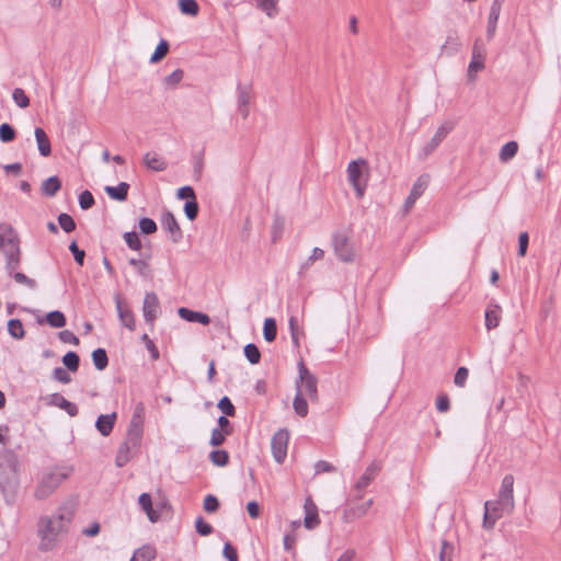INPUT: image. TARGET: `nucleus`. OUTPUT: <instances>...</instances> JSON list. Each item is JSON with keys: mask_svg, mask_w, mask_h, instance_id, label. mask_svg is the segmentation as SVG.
I'll use <instances>...</instances> for the list:
<instances>
[{"mask_svg": "<svg viewBox=\"0 0 561 561\" xmlns=\"http://www.w3.org/2000/svg\"><path fill=\"white\" fill-rule=\"evenodd\" d=\"M73 514V510H69L66 504H62L54 515H42L38 517L36 535L39 539V551L49 552L58 547L61 537L68 533Z\"/></svg>", "mask_w": 561, "mask_h": 561, "instance_id": "1", "label": "nucleus"}, {"mask_svg": "<svg viewBox=\"0 0 561 561\" xmlns=\"http://www.w3.org/2000/svg\"><path fill=\"white\" fill-rule=\"evenodd\" d=\"M71 472V467H56L51 471L45 472L35 488L34 497L39 501L49 497L70 477Z\"/></svg>", "mask_w": 561, "mask_h": 561, "instance_id": "2", "label": "nucleus"}, {"mask_svg": "<svg viewBox=\"0 0 561 561\" xmlns=\"http://www.w3.org/2000/svg\"><path fill=\"white\" fill-rule=\"evenodd\" d=\"M346 172L347 179L353 185L356 195L362 197L367 187V181L369 176L368 162L363 158L352 160L347 165Z\"/></svg>", "mask_w": 561, "mask_h": 561, "instance_id": "3", "label": "nucleus"}, {"mask_svg": "<svg viewBox=\"0 0 561 561\" xmlns=\"http://www.w3.org/2000/svg\"><path fill=\"white\" fill-rule=\"evenodd\" d=\"M142 438L126 434L124 442L119 445L115 463L122 468L126 466L140 450Z\"/></svg>", "mask_w": 561, "mask_h": 561, "instance_id": "4", "label": "nucleus"}, {"mask_svg": "<svg viewBox=\"0 0 561 561\" xmlns=\"http://www.w3.org/2000/svg\"><path fill=\"white\" fill-rule=\"evenodd\" d=\"M19 470L20 462L16 453L9 448L0 450V478L3 479L5 485L10 484V473L16 477Z\"/></svg>", "mask_w": 561, "mask_h": 561, "instance_id": "5", "label": "nucleus"}, {"mask_svg": "<svg viewBox=\"0 0 561 561\" xmlns=\"http://www.w3.org/2000/svg\"><path fill=\"white\" fill-rule=\"evenodd\" d=\"M332 245L339 260L345 263L354 261L355 253L348 236L343 231H336L332 236Z\"/></svg>", "mask_w": 561, "mask_h": 561, "instance_id": "6", "label": "nucleus"}, {"mask_svg": "<svg viewBox=\"0 0 561 561\" xmlns=\"http://www.w3.org/2000/svg\"><path fill=\"white\" fill-rule=\"evenodd\" d=\"M289 432L287 428H279L272 437V454L277 463H283L287 456Z\"/></svg>", "mask_w": 561, "mask_h": 561, "instance_id": "7", "label": "nucleus"}, {"mask_svg": "<svg viewBox=\"0 0 561 561\" xmlns=\"http://www.w3.org/2000/svg\"><path fill=\"white\" fill-rule=\"evenodd\" d=\"M298 371L299 381L302 383L306 393L308 394L311 401H316L318 399L317 377L309 371V369L306 367L302 360L298 363Z\"/></svg>", "mask_w": 561, "mask_h": 561, "instance_id": "8", "label": "nucleus"}, {"mask_svg": "<svg viewBox=\"0 0 561 561\" xmlns=\"http://www.w3.org/2000/svg\"><path fill=\"white\" fill-rule=\"evenodd\" d=\"M145 416H146L145 404L142 402H137L134 408V412H133L126 434L142 438L144 437Z\"/></svg>", "mask_w": 561, "mask_h": 561, "instance_id": "9", "label": "nucleus"}, {"mask_svg": "<svg viewBox=\"0 0 561 561\" xmlns=\"http://www.w3.org/2000/svg\"><path fill=\"white\" fill-rule=\"evenodd\" d=\"M160 312V302L156 293L150 291L146 293L144 304H142V313L146 323L153 327L156 319Z\"/></svg>", "mask_w": 561, "mask_h": 561, "instance_id": "10", "label": "nucleus"}, {"mask_svg": "<svg viewBox=\"0 0 561 561\" xmlns=\"http://www.w3.org/2000/svg\"><path fill=\"white\" fill-rule=\"evenodd\" d=\"M485 49L480 41H476L472 47V56L468 66V78L474 80V73L484 69Z\"/></svg>", "mask_w": 561, "mask_h": 561, "instance_id": "11", "label": "nucleus"}, {"mask_svg": "<svg viewBox=\"0 0 561 561\" xmlns=\"http://www.w3.org/2000/svg\"><path fill=\"white\" fill-rule=\"evenodd\" d=\"M381 467L378 462H371L360 476L358 481L355 483L356 491V500L363 499L365 489L370 484V482L378 476Z\"/></svg>", "mask_w": 561, "mask_h": 561, "instance_id": "12", "label": "nucleus"}, {"mask_svg": "<svg viewBox=\"0 0 561 561\" xmlns=\"http://www.w3.org/2000/svg\"><path fill=\"white\" fill-rule=\"evenodd\" d=\"M428 183H430L428 174H422L416 179L409 196L404 201V204H403L404 213H409L411 210V208L414 206L416 199L425 192Z\"/></svg>", "mask_w": 561, "mask_h": 561, "instance_id": "13", "label": "nucleus"}, {"mask_svg": "<svg viewBox=\"0 0 561 561\" xmlns=\"http://www.w3.org/2000/svg\"><path fill=\"white\" fill-rule=\"evenodd\" d=\"M161 226L170 234L172 242L178 243L182 240L183 232L172 211H163L161 216Z\"/></svg>", "mask_w": 561, "mask_h": 561, "instance_id": "14", "label": "nucleus"}, {"mask_svg": "<svg viewBox=\"0 0 561 561\" xmlns=\"http://www.w3.org/2000/svg\"><path fill=\"white\" fill-rule=\"evenodd\" d=\"M514 476L505 474L502 479L497 499L506 507H514Z\"/></svg>", "mask_w": 561, "mask_h": 561, "instance_id": "15", "label": "nucleus"}, {"mask_svg": "<svg viewBox=\"0 0 561 561\" xmlns=\"http://www.w3.org/2000/svg\"><path fill=\"white\" fill-rule=\"evenodd\" d=\"M451 125H442L437 128L432 139L422 148V158L428 157L451 131Z\"/></svg>", "mask_w": 561, "mask_h": 561, "instance_id": "16", "label": "nucleus"}, {"mask_svg": "<svg viewBox=\"0 0 561 561\" xmlns=\"http://www.w3.org/2000/svg\"><path fill=\"white\" fill-rule=\"evenodd\" d=\"M320 524L318 507L310 496L305 502V519L304 525L307 529H314Z\"/></svg>", "mask_w": 561, "mask_h": 561, "instance_id": "17", "label": "nucleus"}, {"mask_svg": "<svg viewBox=\"0 0 561 561\" xmlns=\"http://www.w3.org/2000/svg\"><path fill=\"white\" fill-rule=\"evenodd\" d=\"M47 404L53 407H58L59 409L66 411L69 416H76L79 413V409L76 403L68 401L60 393H51L47 399Z\"/></svg>", "mask_w": 561, "mask_h": 561, "instance_id": "18", "label": "nucleus"}, {"mask_svg": "<svg viewBox=\"0 0 561 561\" xmlns=\"http://www.w3.org/2000/svg\"><path fill=\"white\" fill-rule=\"evenodd\" d=\"M373 505V500H368L365 503L357 505H350L344 510L343 518L345 522L350 523L355 519L363 517L370 506Z\"/></svg>", "mask_w": 561, "mask_h": 561, "instance_id": "19", "label": "nucleus"}, {"mask_svg": "<svg viewBox=\"0 0 561 561\" xmlns=\"http://www.w3.org/2000/svg\"><path fill=\"white\" fill-rule=\"evenodd\" d=\"M178 313L181 319L188 322H196L203 325H208L210 323V318L207 313L191 310L186 307L179 308Z\"/></svg>", "mask_w": 561, "mask_h": 561, "instance_id": "20", "label": "nucleus"}, {"mask_svg": "<svg viewBox=\"0 0 561 561\" xmlns=\"http://www.w3.org/2000/svg\"><path fill=\"white\" fill-rule=\"evenodd\" d=\"M504 0H493L491 8H490V14L488 19V26H486V35L489 38H492L494 36L497 21L500 18V13L502 10V4Z\"/></svg>", "mask_w": 561, "mask_h": 561, "instance_id": "21", "label": "nucleus"}, {"mask_svg": "<svg viewBox=\"0 0 561 561\" xmlns=\"http://www.w3.org/2000/svg\"><path fill=\"white\" fill-rule=\"evenodd\" d=\"M138 504L151 523H157L160 519V513L153 508L152 499L149 493H141L138 497Z\"/></svg>", "mask_w": 561, "mask_h": 561, "instance_id": "22", "label": "nucleus"}, {"mask_svg": "<svg viewBox=\"0 0 561 561\" xmlns=\"http://www.w3.org/2000/svg\"><path fill=\"white\" fill-rule=\"evenodd\" d=\"M115 305H116V310H117V313H118V317H119V320L122 321V323L128 330L134 331L136 328V321H135L133 311L129 309L123 308V304H122L121 297L118 295L115 296Z\"/></svg>", "mask_w": 561, "mask_h": 561, "instance_id": "23", "label": "nucleus"}, {"mask_svg": "<svg viewBox=\"0 0 561 561\" xmlns=\"http://www.w3.org/2000/svg\"><path fill=\"white\" fill-rule=\"evenodd\" d=\"M116 417V413L113 412L111 414H101L96 419L95 427L102 436H108L112 433Z\"/></svg>", "mask_w": 561, "mask_h": 561, "instance_id": "24", "label": "nucleus"}, {"mask_svg": "<svg viewBox=\"0 0 561 561\" xmlns=\"http://www.w3.org/2000/svg\"><path fill=\"white\" fill-rule=\"evenodd\" d=\"M37 323L43 324L44 322H47L51 328L60 329L64 328L67 323L66 316L64 312L59 310H54L48 312L45 318L38 317Z\"/></svg>", "mask_w": 561, "mask_h": 561, "instance_id": "25", "label": "nucleus"}, {"mask_svg": "<svg viewBox=\"0 0 561 561\" xmlns=\"http://www.w3.org/2000/svg\"><path fill=\"white\" fill-rule=\"evenodd\" d=\"M129 184L127 182H121L117 186H105L104 191L107 196L117 202H125L128 196Z\"/></svg>", "mask_w": 561, "mask_h": 561, "instance_id": "26", "label": "nucleus"}, {"mask_svg": "<svg viewBox=\"0 0 561 561\" xmlns=\"http://www.w3.org/2000/svg\"><path fill=\"white\" fill-rule=\"evenodd\" d=\"M502 309L499 305H490L485 309L484 319L488 331L495 329L500 324Z\"/></svg>", "mask_w": 561, "mask_h": 561, "instance_id": "27", "label": "nucleus"}, {"mask_svg": "<svg viewBox=\"0 0 561 561\" xmlns=\"http://www.w3.org/2000/svg\"><path fill=\"white\" fill-rule=\"evenodd\" d=\"M35 139L37 142L38 151L41 156L48 157L51 153V145L50 140L45 133V130L41 127H36L34 130Z\"/></svg>", "mask_w": 561, "mask_h": 561, "instance_id": "28", "label": "nucleus"}, {"mask_svg": "<svg viewBox=\"0 0 561 561\" xmlns=\"http://www.w3.org/2000/svg\"><path fill=\"white\" fill-rule=\"evenodd\" d=\"M514 507H506L500 503V499L496 501H486L484 503V513L492 515L500 519L504 514H511Z\"/></svg>", "mask_w": 561, "mask_h": 561, "instance_id": "29", "label": "nucleus"}, {"mask_svg": "<svg viewBox=\"0 0 561 561\" xmlns=\"http://www.w3.org/2000/svg\"><path fill=\"white\" fill-rule=\"evenodd\" d=\"M144 162L148 169L156 172L164 171L168 168V162L156 152H147Z\"/></svg>", "mask_w": 561, "mask_h": 561, "instance_id": "30", "label": "nucleus"}, {"mask_svg": "<svg viewBox=\"0 0 561 561\" xmlns=\"http://www.w3.org/2000/svg\"><path fill=\"white\" fill-rule=\"evenodd\" d=\"M157 557V549L152 545H144L138 548L130 561H153Z\"/></svg>", "mask_w": 561, "mask_h": 561, "instance_id": "31", "label": "nucleus"}, {"mask_svg": "<svg viewBox=\"0 0 561 561\" xmlns=\"http://www.w3.org/2000/svg\"><path fill=\"white\" fill-rule=\"evenodd\" d=\"M61 188V181L57 175L49 176L42 183V193L45 196L53 197Z\"/></svg>", "mask_w": 561, "mask_h": 561, "instance_id": "32", "label": "nucleus"}, {"mask_svg": "<svg viewBox=\"0 0 561 561\" xmlns=\"http://www.w3.org/2000/svg\"><path fill=\"white\" fill-rule=\"evenodd\" d=\"M294 410L295 412L301 416L305 417L308 414V403L307 400L302 397L301 387L299 386V381H297V393L294 399Z\"/></svg>", "mask_w": 561, "mask_h": 561, "instance_id": "33", "label": "nucleus"}, {"mask_svg": "<svg viewBox=\"0 0 561 561\" xmlns=\"http://www.w3.org/2000/svg\"><path fill=\"white\" fill-rule=\"evenodd\" d=\"M21 250L15 249L14 252L10 251V253L4 254L5 256V270L9 275H12L13 272L20 267L21 264Z\"/></svg>", "mask_w": 561, "mask_h": 561, "instance_id": "34", "label": "nucleus"}, {"mask_svg": "<svg viewBox=\"0 0 561 561\" xmlns=\"http://www.w3.org/2000/svg\"><path fill=\"white\" fill-rule=\"evenodd\" d=\"M94 367L98 370H104L108 366V356L104 348L99 347L91 354Z\"/></svg>", "mask_w": 561, "mask_h": 561, "instance_id": "35", "label": "nucleus"}, {"mask_svg": "<svg viewBox=\"0 0 561 561\" xmlns=\"http://www.w3.org/2000/svg\"><path fill=\"white\" fill-rule=\"evenodd\" d=\"M263 336L268 343L274 342L277 336V323L274 318H266L263 324Z\"/></svg>", "mask_w": 561, "mask_h": 561, "instance_id": "36", "label": "nucleus"}, {"mask_svg": "<svg viewBox=\"0 0 561 561\" xmlns=\"http://www.w3.org/2000/svg\"><path fill=\"white\" fill-rule=\"evenodd\" d=\"M129 265L137 268V273L145 279L152 277L150 266L146 260L131 257L128 260Z\"/></svg>", "mask_w": 561, "mask_h": 561, "instance_id": "37", "label": "nucleus"}, {"mask_svg": "<svg viewBox=\"0 0 561 561\" xmlns=\"http://www.w3.org/2000/svg\"><path fill=\"white\" fill-rule=\"evenodd\" d=\"M518 151V144L515 140H511L506 142L500 151V160L502 162H508L511 159H513Z\"/></svg>", "mask_w": 561, "mask_h": 561, "instance_id": "38", "label": "nucleus"}, {"mask_svg": "<svg viewBox=\"0 0 561 561\" xmlns=\"http://www.w3.org/2000/svg\"><path fill=\"white\" fill-rule=\"evenodd\" d=\"M8 332L15 340H22L25 336V330L20 319H10L8 321Z\"/></svg>", "mask_w": 561, "mask_h": 561, "instance_id": "39", "label": "nucleus"}, {"mask_svg": "<svg viewBox=\"0 0 561 561\" xmlns=\"http://www.w3.org/2000/svg\"><path fill=\"white\" fill-rule=\"evenodd\" d=\"M179 9L182 14L196 16L199 12V4L196 0H179Z\"/></svg>", "mask_w": 561, "mask_h": 561, "instance_id": "40", "label": "nucleus"}, {"mask_svg": "<svg viewBox=\"0 0 561 561\" xmlns=\"http://www.w3.org/2000/svg\"><path fill=\"white\" fill-rule=\"evenodd\" d=\"M169 49H170L169 42L167 39H161L158 43L153 54L150 57V62L157 64V62L161 61L169 53Z\"/></svg>", "mask_w": 561, "mask_h": 561, "instance_id": "41", "label": "nucleus"}, {"mask_svg": "<svg viewBox=\"0 0 561 561\" xmlns=\"http://www.w3.org/2000/svg\"><path fill=\"white\" fill-rule=\"evenodd\" d=\"M62 364L69 371L75 373L79 369L80 357L76 352L69 351L62 356Z\"/></svg>", "mask_w": 561, "mask_h": 561, "instance_id": "42", "label": "nucleus"}, {"mask_svg": "<svg viewBox=\"0 0 561 561\" xmlns=\"http://www.w3.org/2000/svg\"><path fill=\"white\" fill-rule=\"evenodd\" d=\"M209 460L218 467H225L229 463V454L225 449H215L209 453Z\"/></svg>", "mask_w": 561, "mask_h": 561, "instance_id": "43", "label": "nucleus"}, {"mask_svg": "<svg viewBox=\"0 0 561 561\" xmlns=\"http://www.w3.org/2000/svg\"><path fill=\"white\" fill-rule=\"evenodd\" d=\"M244 356L250 364L255 365L261 360V352L254 343H249L243 348Z\"/></svg>", "mask_w": 561, "mask_h": 561, "instance_id": "44", "label": "nucleus"}, {"mask_svg": "<svg viewBox=\"0 0 561 561\" xmlns=\"http://www.w3.org/2000/svg\"><path fill=\"white\" fill-rule=\"evenodd\" d=\"M460 48V43L457 38V36L448 35L446 42L443 44L440 48L442 54L447 55H454L456 54Z\"/></svg>", "mask_w": 561, "mask_h": 561, "instance_id": "45", "label": "nucleus"}, {"mask_svg": "<svg viewBox=\"0 0 561 561\" xmlns=\"http://www.w3.org/2000/svg\"><path fill=\"white\" fill-rule=\"evenodd\" d=\"M324 256V251L320 248H313L311 255L300 265L299 275L304 274L317 260H321Z\"/></svg>", "mask_w": 561, "mask_h": 561, "instance_id": "46", "label": "nucleus"}, {"mask_svg": "<svg viewBox=\"0 0 561 561\" xmlns=\"http://www.w3.org/2000/svg\"><path fill=\"white\" fill-rule=\"evenodd\" d=\"M257 8L264 11L267 16L273 18L277 14L278 0H255Z\"/></svg>", "mask_w": 561, "mask_h": 561, "instance_id": "47", "label": "nucleus"}, {"mask_svg": "<svg viewBox=\"0 0 561 561\" xmlns=\"http://www.w3.org/2000/svg\"><path fill=\"white\" fill-rule=\"evenodd\" d=\"M57 219H58V224H59L60 228L65 232L70 233L76 229V221L70 215H68L66 213H61L58 215Z\"/></svg>", "mask_w": 561, "mask_h": 561, "instance_id": "48", "label": "nucleus"}, {"mask_svg": "<svg viewBox=\"0 0 561 561\" xmlns=\"http://www.w3.org/2000/svg\"><path fill=\"white\" fill-rule=\"evenodd\" d=\"M16 131L9 123H2L0 125V140L2 142H11L15 139Z\"/></svg>", "mask_w": 561, "mask_h": 561, "instance_id": "49", "label": "nucleus"}, {"mask_svg": "<svg viewBox=\"0 0 561 561\" xmlns=\"http://www.w3.org/2000/svg\"><path fill=\"white\" fill-rule=\"evenodd\" d=\"M12 99L20 108H26L30 105V99L22 88H15L13 90Z\"/></svg>", "mask_w": 561, "mask_h": 561, "instance_id": "50", "label": "nucleus"}, {"mask_svg": "<svg viewBox=\"0 0 561 561\" xmlns=\"http://www.w3.org/2000/svg\"><path fill=\"white\" fill-rule=\"evenodd\" d=\"M184 77V72L182 69H175L171 75L167 76L163 79V83L165 87L170 89H175L176 85L182 81Z\"/></svg>", "mask_w": 561, "mask_h": 561, "instance_id": "51", "label": "nucleus"}, {"mask_svg": "<svg viewBox=\"0 0 561 561\" xmlns=\"http://www.w3.org/2000/svg\"><path fill=\"white\" fill-rule=\"evenodd\" d=\"M218 409L224 413L226 416H234L236 415V408L229 397L224 396L217 404Z\"/></svg>", "mask_w": 561, "mask_h": 561, "instance_id": "52", "label": "nucleus"}, {"mask_svg": "<svg viewBox=\"0 0 561 561\" xmlns=\"http://www.w3.org/2000/svg\"><path fill=\"white\" fill-rule=\"evenodd\" d=\"M199 206L197 199L186 201L184 204V214L188 220L193 221L197 218Z\"/></svg>", "mask_w": 561, "mask_h": 561, "instance_id": "53", "label": "nucleus"}, {"mask_svg": "<svg viewBox=\"0 0 561 561\" xmlns=\"http://www.w3.org/2000/svg\"><path fill=\"white\" fill-rule=\"evenodd\" d=\"M123 238L129 249L135 250V251H139L141 249V241H140V238L137 234V232H135V231L125 232Z\"/></svg>", "mask_w": 561, "mask_h": 561, "instance_id": "54", "label": "nucleus"}, {"mask_svg": "<svg viewBox=\"0 0 561 561\" xmlns=\"http://www.w3.org/2000/svg\"><path fill=\"white\" fill-rule=\"evenodd\" d=\"M284 227H285L284 218L278 215H275L274 221H273V231H272V241L274 243L280 239Z\"/></svg>", "mask_w": 561, "mask_h": 561, "instance_id": "55", "label": "nucleus"}, {"mask_svg": "<svg viewBox=\"0 0 561 561\" xmlns=\"http://www.w3.org/2000/svg\"><path fill=\"white\" fill-rule=\"evenodd\" d=\"M454 553V545L444 539L439 551V561H453Z\"/></svg>", "mask_w": 561, "mask_h": 561, "instance_id": "56", "label": "nucleus"}, {"mask_svg": "<svg viewBox=\"0 0 561 561\" xmlns=\"http://www.w3.org/2000/svg\"><path fill=\"white\" fill-rule=\"evenodd\" d=\"M139 229L144 234H152L158 230L156 221L148 217L139 219Z\"/></svg>", "mask_w": 561, "mask_h": 561, "instance_id": "57", "label": "nucleus"}, {"mask_svg": "<svg viewBox=\"0 0 561 561\" xmlns=\"http://www.w3.org/2000/svg\"><path fill=\"white\" fill-rule=\"evenodd\" d=\"M195 529L203 537L209 536L214 531L213 526L210 524H208L202 516H198L196 518Z\"/></svg>", "mask_w": 561, "mask_h": 561, "instance_id": "58", "label": "nucleus"}, {"mask_svg": "<svg viewBox=\"0 0 561 561\" xmlns=\"http://www.w3.org/2000/svg\"><path fill=\"white\" fill-rule=\"evenodd\" d=\"M219 507H220L219 500L215 495L208 494L205 496L204 502H203V508L205 510V512L216 513L219 510Z\"/></svg>", "mask_w": 561, "mask_h": 561, "instance_id": "59", "label": "nucleus"}, {"mask_svg": "<svg viewBox=\"0 0 561 561\" xmlns=\"http://www.w3.org/2000/svg\"><path fill=\"white\" fill-rule=\"evenodd\" d=\"M238 91V105H249L250 103V93H251V87L249 85H242L241 83L237 87Z\"/></svg>", "mask_w": 561, "mask_h": 561, "instance_id": "60", "label": "nucleus"}, {"mask_svg": "<svg viewBox=\"0 0 561 561\" xmlns=\"http://www.w3.org/2000/svg\"><path fill=\"white\" fill-rule=\"evenodd\" d=\"M78 201L81 209L83 210L90 209L95 203L92 193L88 190L80 193Z\"/></svg>", "mask_w": 561, "mask_h": 561, "instance_id": "61", "label": "nucleus"}, {"mask_svg": "<svg viewBox=\"0 0 561 561\" xmlns=\"http://www.w3.org/2000/svg\"><path fill=\"white\" fill-rule=\"evenodd\" d=\"M14 280L18 283V284H22V285H25L26 287L31 288V289H35L37 284L35 282V279L33 278H30L27 277L24 273L22 272H13L12 275H11Z\"/></svg>", "mask_w": 561, "mask_h": 561, "instance_id": "62", "label": "nucleus"}, {"mask_svg": "<svg viewBox=\"0 0 561 561\" xmlns=\"http://www.w3.org/2000/svg\"><path fill=\"white\" fill-rule=\"evenodd\" d=\"M51 378L61 382V383H69L71 381V376L69 373L62 368V367H56L53 369Z\"/></svg>", "mask_w": 561, "mask_h": 561, "instance_id": "63", "label": "nucleus"}, {"mask_svg": "<svg viewBox=\"0 0 561 561\" xmlns=\"http://www.w3.org/2000/svg\"><path fill=\"white\" fill-rule=\"evenodd\" d=\"M222 556L227 561H238V552L237 549L232 546L230 541H226L222 549Z\"/></svg>", "mask_w": 561, "mask_h": 561, "instance_id": "64", "label": "nucleus"}]
</instances>
